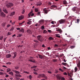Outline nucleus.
<instances>
[{
	"label": "nucleus",
	"mask_w": 80,
	"mask_h": 80,
	"mask_svg": "<svg viewBox=\"0 0 80 80\" xmlns=\"http://www.w3.org/2000/svg\"><path fill=\"white\" fill-rule=\"evenodd\" d=\"M59 70L61 72H63L64 71L63 70L62 68H59Z\"/></svg>",
	"instance_id": "obj_44"
},
{
	"label": "nucleus",
	"mask_w": 80,
	"mask_h": 80,
	"mask_svg": "<svg viewBox=\"0 0 80 80\" xmlns=\"http://www.w3.org/2000/svg\"><path fill=\"white\" fill-rule=\"evenodd\" d=\"M61 80H65V79L64 78H63V77H61Z\"/></svg>",
	"instance_id": "obj_53"
},
{
	"label": "nucleus",
	"mask_w": 80,
	"mask_h": 80,
	"mask_svg": "<svg viewBox=\"0 0 80 80\" xmlns=\"http://www.w3.org/2000/svg\"><path fill=\"white\" fill-rule=\"evenodd\" d=\"M6 23L5 22H4L2 23V26L4 27Z\"/></svg>",
	"instance_id": "obj_32"
},
{
	"label": "nucleus",
	"mask_w": 80,
	"mask_h": 80,
	"mask_svg": "<svg viewBox=\"0 0 80 80\" xmlns=\"http://www.w3.org/2000/svg\"><path fill=\"white\" fill-rule=\"evenodd\" d=\"M33 73H34V74H36V75H38V73H37V72H33Z\"/></svg>",
	"instance_id": "obj_61"
},
{
	"label": "nucleus",
	"mask_w": 80,
	"mask_h": 80,
	"mask_svg": "<svg viewBox=\"0 0 80 80\" xmlns=\"http://www.w3.org/2000/svg\"><path fill=\"white\" fill-rule=\"evenodd\" d=\"M55 23V22L53 21H52L51 22V23H52V24H54V23Z\"/></svg>",
	"instance_id": "obj_51"
},
{
	"label": "nucleus",
	"mask_w": 80,
	"mask_h": 80,
	"mask_svg": "<svg viewBox=\"0 0 80 80\" xmlns=\"http://www.w3.org/2000/svg\"><path fill=\"white\" fill-rule=\"evenodd\" d=\"M56 78L58 80H60L61 79L62 77L59 75H56Z\"/></svg>",
	"instance_id": "obj_7"
},
{
	"label": "nucleus",
	"mask_w": 80,
	"mask_h": 80,
	"mask_svg": "<svg viewBox=\"0 0 80 80\" xmlns=\"http://www.w3.org/2000/svg\"><path fill=\"white\" fill-rule=\"evenodd\" d=\"M9 74H11V75L13 76V73L12 72H9Z\"/></svg>",
	"instance_id": "obj_31"
},
{
	"label": "nucleus",
	"mask_w": 80,
	"mask_h": 80,
	"mask_svg": "<svg viewBox=\"0 0 80 80\" xmlns=\"http://www.w3.org/2000/svg\"><path fill=\"white\" fill-rule=\"evenodd\" d=\"M23 18V17L22 16H19L18 17V20H22Z\"/></svg>",
	"instance_id": "obj_11"
},
{
	"label": "nucleus",
	"mask_w": 80,
	"mask_h": 80,
	"mask_svg": "<svg viewBox=\"0 0 80 80\" xmlns=\"http://www.w3.org/2000/svg\"><path fill=\"white\" fill-rule=\"evenodd\" d=\"M63 55H64L63 54H62L61 55H60V57H62Z\"/></svg>",
	"instance_id": "obj_64"
},
{
	"label": "nucleus",
	"mask_w": 80,
	"mask_h": 80,
	"mask_svg": "<svg viewBox=\"0 0 80 80\" xmlns=\"http://www.w3.org/2000/svg\"><path fill=\"white\" fill-rule=\"evenodd\" d=\"M62 64L64 66H66L68 65V64L67 63L62 62Z\"/></svg>",
	"instance_id": "obj_28"
},
{
	"label": "nucleus",
	"mask_w": 80,
	"mask_h": 80,
	"mask_svg": "<svg viewBox=\"0 0 80 80\" xmlns=\"http://www.w3.org/2000/svg\"><path fill=\"white\" fill-rule=\"evenodd\" d=\"M11 34H11V32H8V33L7 35L9 36V35H11Z\"/></svg>",
	"instance_id": "obj_48"
},
{
	"label": "nucleus",
	"mask_w": 80,
	"mask_h": 80,
	"mask_svg": "<svg viewBox=\"0 0 80 80\" xmlns=\"http://www.w3.org/2000/svg\"><path fill=\"white\" fill-rule=\"evenodd\" d=\"M32 13V12H30L28 14V15L29 16H28L29 17H30V16L31 15V16H33L34 15V14L33 13Z\"/></svg>",
	"instance_id": "obj_9"
},
{
	"label": "nucleus",
	"mask_w": 80,
	"mask_h": 80,
	"mask_svg": "<svg viewBox=\"0 0 80 80\" xmlns=\"http://www.w3.org/2000/svg\"><path fill=\"white\" fill-rule=\"evenodd\" d=\"M22 34H20L19 35L18 37H22Z\"/></svg>",
	"instance_id": "obj_59"
},
{
	"label": "nucleus",
	"mask_w": 80,
	"mask_h": 80,
	"mask_svg": "<svg viewBox=\"0 0 80 80\" xmlns=\"http://www.w3.org/2000/svg\"><path fill=\"white\" fill-rule=\"evenodd\" d=\"M26 32L27 33L30 34L31 33V31L30 29H28L27 30Z\"/></svg>",
	"instance_id": "obj_17"
},
{
	"label": "nucleus",
	"mask_w": 80,
	"mask_h": 80,
	"mask_svg": "<svg viewBox=\"0 0 80 80\" xmlns=\"http://www.w3.org/2000/svg\"><path fill=\"white\" fill-rule=\"evenodd\" d=\"M7 65H10L11 64V63L9 62H8L6 63Z\"/></svg>",
	"instance_id": "obj_46"
},
{
	"label": "nucleus",
	"mask_w": 80,
	"mask_h": 80,
	"mask_svg": "<svg viewBox=\"0 0 80 80\" xmlns=\"http://www.w3.org/2000/svg\"><path fill=\"white\" fill-rule=\"evenodd\" d=\"M29 79H31H31H32L31 78H32V76H31V75H30L29 76Z\"/></svg>",
	"instance_id": "obj_36"
},
{
	"label": "nucleus",
	"mask_w": 80,
	"mask_h": 80,
	"mask_svg": "<svg viewBox=\"0 0 80 80\" xmlns=\"http://www.w3.org/2000/svg\"><path fill=\"white\" fill-rule=\"evenodd\" d=\"M63 3L64 5H66V4H68V2H67V1H66L65 0H64L63 1Z\"/></svg>",
	"instance_id": "obj_15"
},
{
	"label": "nucleus",
	"mask_w": 80,
	"mask_h": 80,
	"mask_svg": "<svg viewBox=\"0 0 80 80\" xmlns=\"http://www.w3.org/2000/svg\"><path fill=\"white\" fill-rule=\"evenodd\" d=\"M74 72H75L78 71V68L76 67H75L74 68Z\"/></svg>",
	"instance_id": "obj_29"
},
{
	"label": "nucleus",
	"mask_w": 80,
	"mask_h": 80,
	"mask_svg": "<svg viewBox=\"0 0 80 80\" xmlns=\"http://www.w3.org/2000/svg\"><path fill=\"white\" fill-rule=\"evenodd\" d=\"M11 71V70L10 68H8L7 69V72H8Z\"/></svg>",
	"instance_id": "obj_37"
},
{
	"label": "nucleus",
	"mask_w": 80,
	"mask_h": 80,
	"mask_svg": "<svg viewBox=\"0 0 80 80\" xmlns=\"http://www.w3.org/2000/svg\"><path fill=\"white\" fill-rule=\"evenodd\" d=\"M58 47V44H55L54 45V47L55 48H57Z\"/></svg>",
	"instance_id": "obj_38"
},
{
	"label": "nucleus",
	"mask_w": 80,
	"mask_h": 80,
	"mask_svg": "<svg viewBox=\"0 0 80 80\" xmlns=\"http://www.w3.org/2000/svg\"><path fill=\"white\" fill-rule=\"evenodd\" d=\"M48 32L49 33H51L52 31L51 30H48Z\"/></svg>",
	"instance_id": "obj_49"
},
{
	"label": "nucleus",
	"mask_w": 80,
	"mask_h": 80,
	"mask_svg": "<svg viewBox=\"0 0 80 80\" xmlns=\"http://www.w3.org/2000/svg\"><path fill=\"white\" fill-rule=\"evenodd\" d=\"M31 62H35V60H32V61Z\"/></svg>",
	"instance_id": "obj_62"
},
{
	"label": "nucleus",
	"mask_w": 80,
	"mask_h": 80,
	"mask_svg": "<svg viewBox=\"0 0 80 80\" xmlns=\"http://www.w3.org/2000/svg\"><path fill=\"white\" fill-rule=\"evenodd\" d=\"M72 10L73 11H75V10H77V7H74L73 8H72Z\"/></svg>",
	"instance_id": "obj_25"
},
{
	"label": "nucleus",
	"mask_w": 80,
	"mask_h": 80,
	"mask_svg": "<svg viewBox=\"0 0 80 80\" xmlns=\"http://www.w3.org/2000/svg\"><path fill=\"white\" fill-rule=\"evenodd\" d=\"M27 22H27V24H28V25H30L32 22L31 21L28 20Z\"/></svg>",
	"instance_id": "obj_13"
},
{
	"label": "nucleus",
	"mask_w": 80,
	"mask_h": 80,
	"mask_svg": "<svg viewBox=\"0 0 80 80\" xmlns=\"http://www.w3.org/2000/svg\"><path fill=\"white\" fill-rule=\"evenodd\" d=\"M0 16L5 18L6 17V14L3 12H1L0 13Z\"/></svg>",
	"instance_id": "obj_5"
},
{
	"label": "nucleus",
	"mask_w": 80,
	"mask_h": 80,
	"mask_svg": "<svg viewBox=\"0 0 80 80\" xmlns=\"http://www.w3.org/2000/svg\"><path fill=\"white\" fill-rule=\"evenodd\" d=\"M23 73H27V74H29V72H26L25 71H24L23 72Z\"/></svg>",
	"instance_id": "obj_40"
},
{
	"label": "nucleus",
	"mask_w": 80,
	"mask_h": 80,
	"mask_svg": "<svg viewBox=\"0 0 80 80\" xmlns=\"http://www.w3.org/2000/svg\"><path fill=\"white\" fill-rule=\"evenodd\" d=\"M38 70H39V69L38 68H35V69H33V71L36 72H38Z\"/></svg>",
	"instance_id": "obj_26"
},
{
	"label": "nucleus",
	"mask_w": 80,
	"mask_h": 80,
	"mask_svg": "<svg viewBox=\"0 0 80 80\" xmlns=\"http://www.w3.org/2000/svg\"><path fill=\"white\" fill-rule=\"evenodd\" d=\"M11 26V25H10V24H8L7 26V28H9V27H10Z\"/></svg>",
	"instance_id": "obj_54"
},
{
	"label": "nucleus",
	"mask_w": 80,
	"mask_h": 80,
	"mask_svg": "<svg viewBox=\"0 0 80 80\" xmlns=\"http://www.w3.org/2000/svg\"><path fill=\"white\" fill-rule=\"evenodd\" d=\"M39 76L42 78H44L45 79H47V77L44 74H39Z\"/></svg>",
	"instance_id": "obj_3"
},
{
	"label": "nucleus",
	"mask_w": 80,
	"mask_h": 80,
	"mask_svg": "<svg viewBox=\"0 0 80 80\" xmlns=\"http://www.w3.org/2000/svg\"><path fill=\"white\" fill-rule=\"evenodd\" d=\"M25 12V10L24 9H23L22 11V14H24Z\"/></svg>",
	"instance_id": "obj_47"
},
{
	"label": "nucleus",
	"mask_w": 80,
	"mask_h": 80,
	"mask_svg": "<svg viewBox=\"0 0 80 80\" xmlns=\"http://www.w3.org/2000/svg\"><path fill=\"white\" fill-rule=\"evenodd\" d=\"M48 73H49V74H52V72L51 71H48Z\"/></svg>",
	"instance_id": "obj_57"
},
{
	"label": "nucleus",
	"mask_w": 80,
	"mask_h": 80,
	"mask_svg": "<svg viewBox=\"0 0 80 80\" xmlns=\"http://www.w3.org/2000/svg\"><path fill=\"white\" fill-rule=\"evenodd\" d=\"M63 74L64 75H67V72H64Z\"/></svg>",
	"instance_id": "obj_56"
},
{
	"label": "nucleus",
	"mask_w": 80,
	"mask_h": 80,
	"mask_svg": "<svg viewBox=\"0 0 80 80\" xmlns=\"http://www.w3.org/2000/svg\"><path fill=\"white\" fill-rule=\"evenodd\" d=\"M49 41H52L54 39V38H52V37H50L48 38Z\"/></svg>",
	"instance_id": "obj_18"
},
{
	"label": "nucleus",
	"mask_w": 80,
	"mask_h": 80,
	"mask_svg": "<svg viewBox=\"0 0 80 80\" xmlns=\"http://www.w3.org/2000/svg\"><path fill=\"white\" fill-rule=\"evenodd\" d=\"M77 66H78V67L79 68H80V61L79 59V62L77 64Z\"/></svg>",
	"instance_id": "obj_21"
},
{
	"label": "nucleus",
	"mask_w": 80,
	"mask_h": 80,
	"mask_svg": "<svg viewBox=\"0 0 80 80\" xmlns=\"http://www.w3.org/2000/svg\"><path fill=\"white\" fill-rule=\"evenodd\" d=\"M3 38V36H2L1 38H0V40H2Z\"/></svg>",
	"instance_id": "obj_58"
},
{
	"label": "nucleus",
	"mask_w": 80,
	"mask_h": 80,
	"mask_svg": "<svg viewBox=\"0 0 80 80\" xmlns=\"http://www.w3.org/2000/svg\"><path fill=\"white\" fill-rule=\"evenodd\" d=\"M19 68V67H15V69L16 70H18V69Z\"/></svg>",
	"instance_id": "obj_39"
},
{
	"label": "nucleus",
	"mask_w": 80,
	"mask_h": 80,
	"mask_svg": "<svg viewBox=\"0 0 80 80\" xmlns=\"http://www.w3.org/2000/svg\"><path fill=\"white\" fill-rule=\"evenodd\" d=\"M15 76L16 77H19V74H18V75L15 74Z\"/></svg>",
	"instance_id": "obj_60"
},
{
	"label": "nucleus",
	"mask_w": 80,
	"mask_h": 80,
	"mask_svg": "<svg viewBox=\"0 0 80 80\" xmlns=\"http://www.w3.org/2000/svg\"><path fill=\"white\" fill-rule=\"evenodd\" d=\"M44 21L43 19L41 20L40 21H39V22L40 23H41L42 22H43Z\"/></svg>",
	"instance_id": "obj_27"
},
{
	"label": "nucleus",
	"mask_w": 80,
	"mask_h": 80,
	"mask_svg": "<svg viewBox=\"0 0 80 80\" xmlns=\"http://www.w3.org/2000/svg\"><path fill=\"white\" fill-rule=\"evenodd\" d=\"M41 28L42 30L45 29L44 26V25L42 26L41 27Z\"/></svg>",
	"instance_id": "obj_41"
},
{
	"label": "nucleus",
	"mask_w": 80,
	"mask_h": 80,
	"mask_svg": "<svg viewBox=\"0 0 80 80\" xmlns=\"http://www.w3.org/2000/svg\"><path fill=\"white\" fill-rule=\"evenodd\" d=\"M15 12H11V14H10V16H12L13 15H14L15 14Z\"/></svg>",
	"instance_id": "obj_24"
},
{
	"label": "nucleus",
	"mask_w": 80,
	"mask_h": 80,
	"mask_svg": "<svg viewBox=\"0 0 80 80\" xmlns=\"http://www.w3.org/2000/svg\"><path fill=\"white\" fill-rule=\"evenodd\" d=\"M80 20V18H79V19L78 18L77 19V21L78 23H79V22Z\"/></svg>",
	"instance_id": "obj_35"
},
{
	"label": "nucleus",
	"mask_w": 80,
	"mask_h": 80,
	"mask_svg": "<svg viewBox=\"0 0 80 80\" xmlns=\"http://www.w3.org/2000/svg\"><path fill=\"white\" fill-rule=\"evenodd\" d=\"M4 74V73L1 72H0V75H2Z\"/></svg>",
	"instance_id": "obj_50"
},
{
	"label": "nucleus",
	"mask_w": 80,
	"mask_h": 80,
	"mask_svg": "<svg viewBox=\"0 0 80 80\" xmlns=\"http://www.w3.org/2000/svg\"><path fill=\"white\" fill-rule=\"evenodd\" d=\"M3 11L6 14L8 13V12H7V10L6 9H3Z\"/></svg>",
	"instance_id": "obj_22"
},
{
	"label": "nucleus",
	"mask_w": 80,
	"mask_h": 80,
	"mask_svg": "<svg viewBox=\"0 0 80 80\" xmlns=\"http://www.w3.org/2000/svg\"><path fill=\"white\" fill-rule=\"evenodd\" d=\"M47 32V31H46V30H44V32H43V33H44V34L46 33Z\"/></svg>",
	"instance_id": "obj_43"
},
{
	"label": "nucleus",
	"mask_w": 80,
	"mask_h": 80,
	"mask_svg": "<svg viewBox=\"0 0 80 80\" xmlns=\"http://www.w3.org/2000/svg\"><path fill=\"white\" fill-rule=\"evenodd\" d=\"M75 46H71V47H70V48L71 49H73L75 48Z\"/></svg>",
	"instance_id": "obj_34"
},
{
	"label": "nucleus",
	"mask_w": 80,
	"mask_h": 80,
	"mask_svg": "<svg viewBox=\"0 0 80 80\" xmlns=\"http://www.w3.org/2000/svg\"><path fill=\"white\" fill-rule=\"evenodd\" d=\"M65 22V20L64 19H61L59 21V22L60 24H62Z\"/></svg>",
	"instance_id": "obj_4"
},
{
	"label": "nucleus",
	"mask_w": 80,
	"mask_h": 80,
	"mask_svg": "<svg viewBox=\"0 0 80 80\" xmlns=\"http://www.w3.org/2000/svg\"><path fill=\"white\" fill-rule=\"evenodd\" d=\"M68 76H69L70 77H71L72 76L71 75H70V74L69 73H68Z\"/></svg>",
	"instance_id": "obj_52"
},
{
	"label": "nucleus",
	"mask_w": 80,
	"mask_h": 80,
	"mask_svg": "<svg viewBox=\"0 0 80 80\" xmlns=\"http://www.w3.org/2000/svg\"><path fill=\"white\" fill-rule=\"evenodd\" d=\"M20 31V32H22V33H23L25 31L24 30V29L23 28H22L20 30V31Z\"/></svg>",
	"instance_id": "obj_12"
},
{
	"label": "nucleus",
	"mask_w": 80,
	"mask_h": 80,
	"mask_svg": "<svg viewBox=\"0 0 80 80\" xmlns=\"http://www.w3.org/2000/svg\"><path fill=\"white\" fill-rule=\"evenodd\" d=\"M42 2H38V3L37 4V6H40L42 5Z\"/></svg>",
	"instance_id": "obj_20"
},
{
	"label": "nucleus",
	"mask_w": 80,
	"mask_h": 80,
	"mask_svg": "<svg viewBox=\"0 0 80 80\" xmlns=\"http://www.w3.org/2000/svg\"><path fill=\"white\" fill-rule=\"evenodd\" d=\"M38 56L39 57V58L41 59H42L43 58V56L42 55H40V54H38Z\"/></svg>",
	"instance_id": "obj_19"
},
{
	"label": "nucleus",
	"mask_w": 80,
	"mask_h": 80,
	"mask_svg": "<svg viewBox=\"0 0 80 80\" xmlns=\"http://www.w3.org/2000/svg\"><path fill=\"white\" fill-rule=\"evenodd\" d=\"M12 71L14 72H15L16 73V74H19L20 72L17 71H15V70H13Z\"/></svg>",
	"instance_id": "obj_14"
},
{
	"label": "nucleus",
	"mask_w": 80,
	"mask_h": 80,
	"mask_svg": "<svg viewBox=\"0 0 80 80\" xmlns=\"http://www.w3.org/2000/svg\"><path fill=\"white\" fill-rule=\"evenodd\" d=\"M50 10H46V9H44V12L46 14H47V13L49 11H50Z\"/></svg>",
	"instance_id": "obj_10"
},
{
	"label": "nucleus",
	"mask_w": 80,
	"mask_h": 80,
	"mask_svg": "<svg viewBox=\"0 0 80 80\" xmlns=\"http://www.w3.org/2000/svg\"><path fill=\"white\" fill-rule=\"evenodd\" d=\"M37 67V66L34 65L32 66V67H31V68H34Z\"/></svg>",
	"instance_id": "obj_30"
},
{
	"label": "nucleus",
	"mask_w": 80,
	"mask_h": 80,
	"mask_svg": "<svg viewBox=\"0 0 80 80\" xmlns=\"http://www.w3.org/2000/svg\"><path fill=\"white\" fill-rule=\"evenodd\" d=\"M56 31L59 32V33H61L62 32V30L59 28H56Z\"/></svg>",
	"instance_id": "obj_6"
},
{
	"label": "nucleus",
	"mask_w": 80,
	"mask_h": 80,
	"mask_svg": "<svg viewBox=\"0 0 80 80\" xmlns=\"http://www.w3.org/2000/svg\"><path fill=\"white\" fill-rule=\"evenodd\" d=\"M13 55L14 56L12 57L13 58H15V57H16L17 55V53L16 52H15L14 53H13Z\"/></svg>",
	"instance_id": "obj_16"
},
{
	"label": "nucleus",
	"mask_w": 80,
	"mask_h": 80,
	"mask_svg": "<svg viewBox=\"0 0 80 80\" xmlns=\"http://www.w3.org/2000/svg\"><path fill=\"white\" fill-rule=\"evenodd\" d=\"M42 47L44 48H46V46L44 45V44H42Z\"/></svg>",
	"instance_id": "obj_55"
},
{
	"label": "nucleus",
	"mask_w": 80,
	"mask_h": 80,
	"mask_svg": "<svg viewBox=\"0 0 80 80\" xmlns=\"http://www.w3.org/2000/svg\"><path fill=\"white\" fill-rule=\"evenodd\" d=\"M11 56L12 55L11 54H8L6 56V58H11Z\"/></svg>",
	"instance_id": "obj_8"
},
{
	"label": "nucleus",
	"mask_w": 80,
	"mask_h": 80,
	"mask_svg": "<svg viewBox=\"0 0 80 80\" xmlns=\"http://www.w3.org/2000/svg\"><path fill=\"white\" fill-rule=\"evenodd\" d=\"M75 13H77V14L79 15V10L76 11V12H75Z\"/></svg>",
	"instance_id": "obj_42"
},
{
	"label": "nucleus",
	"mask_w": 80,
	"mask_h": 80,
	"mask_svg": "<svg viewBox=\"0 0 80 80\" xmlns=\"http://www.w3.org/2000/svg\"><path fill=\"white\" fill-rule=\"evenodd\" d=\"M16 29H17V30H20V28H16Z\"/></svg>",
	"instance_id": "obj_63"
},
{
	"label": "nucleus",
	"mask_w": 80,
	"mask_h": 80,
	"mask_svg": "<svg viewBox=\"0 0 80 80\" xmlns=\"http://www.w3.org/2000/svg\"><path fill=\"white\" fill-rule=\"evenodd\" d=\"M37 39L38 41H40L41 42H42L43 41L42 37L40 35H38L37 36Z\"/></svg>",
	"instance_id": "obj_2"
},
{
	"label": "nucleus",
	"mask_w": 80,
	"mask_h": 80,
	"mask_svg": "<svg viewBox=\"0 0 80 80\" xmlns=\"http://www.w3.org/2000/svg\"><path fill=\"white\" fill-rule=\"evenodd\" d=\"M38 9H37V8H35V12H38Z\"/></svg>",
	"instance_id": "obj_45"
},
{
	"label": "nucleus",
	"mask_w": 80,
	"mask_h": 80,
	"mask_svg": "<svg viewBox=\"0 0 80 80\" xmlns=\"http://www.w3.org/2000/svg\"><path fill=\"white\" fill-rule=\"evenodd\" d=\"M6 6L8 8H11V7H12L13 6V4L12 2H9V1H7L5 2Z\"/></svg>",
	"instance_id": "obj_1"
},
{
	"label": "nucleus",
	"mask_w": 80,
	"mask_h": 80,
	"mask_svg": "<svg viewBox=\"0 0 80 80\" xmlns=\"http://www.w3.org/2000/svg\"><path fill=\"white\" fill-rule=\"evenodd\" d=\"M51 8H56L57 7V6L55 5H53L52 6H51Z\"/></svg>",
	"instance_id": "obj_23"
},
{
	"label": "nucleus",
	"mask_w": 80,
	"mask_h": 80,
	"mask_svg": "<svg viewBox=\"0 0 80 80\" xmlns=\"http://www.w3.org/2000/svg\"><path fill=\"white\" fill-rule=\"evenodd\" d=\"M56 37H57L58 38H60L61 37L60 36V35H59L58 34H56Z\"/></svg>",
	"instance_id": "obj_33"
}]
</instances>
